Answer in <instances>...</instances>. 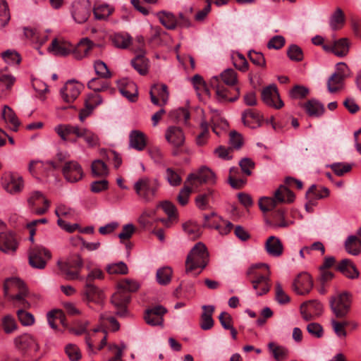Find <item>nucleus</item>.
Returning <instances> with one entry per match:
<instances>
[{"instance_id": "21", "label": "nucleus", "mask_w": 361, "mask_h": 361, "mask_svg": "<svg viewBox=\"0 0 361 361\" xmlns=\"http://www.w3.org/2000/svg\"><path fill=\"white\" fill-rule=\"evenodd\" d=\"M166 140L175 147H181L185 142V136L180 128L170 126L168 128L166 135Z\"/></svg>"}, {"instance_id": "16", "label": "nucleus", "mask_w": 361, "mask_h": 361, "mask_svg": "<svg viewBox=\"0 0 361 361\" xmlns=\"http://www.w3.org/2000/svg\"><path fill=\"white\" fill-rule=\"evenodd\" d=\"M102 102L101 96L98 92H90L85 100V108L81 109L79 114V118L83 121L87 116H89L93 109Z\"/></svg>"}, {"instance_id": "34", "label": "nucleus", "mask_w": 361, "mask_h": 361, "mask_svg": "<svg viewBox=\"0 0 361 361\" xmlns=\"http://www.w3.org/2000/svg\"><path fill=\"white\" fill-rule=\"evenodd\" d=\"M275 197L280 203H291L295 197L294 193L283 185H281L275 191Z\"/></svg>"}, {"instance_id": "57", "label": "nucleus", "mask_w": 361, "mask_h": 361, "mask_svg": "<svg viewBox=\"0 0 361 361\" xmlns=\"http://www.w3.org/2000/svg\"><path fill=\"white\" fill-rule=\"evenodd\" d=\"M166 173V178L171 185L178 186L180 185L182 178L176 171L171 168H167Z\"/></svg>"}, {"instance_id": "50", "label": "nucleus", "mask_w": 361, "mask_h": 361, "mask_svg": "<svg viewBox=\"0 0 361 361\" xmlns=\"http://www.w3.org/2000/svg\"><path fill=\"white\" fill-rule=\"evenodd\" d=\"M3 59L9 64H19L21 61L20 55L15 50L8 49L1 53Z\"/></svg>"}, {"instance_id": "59", "label": "nucleus", "mask_w": 361, "mask_h": 361, "mask_svg": "<svg viewBox=\"0 0 361 361\" xmlns=\"http://www.w3.org/2000/svg\"><path fill=\"white\" fill-rule=\"evenodd\" d=\"M94 68L96 73L102 78H106L110 77V71L104 61L100 60L96 61L94 64Z\"/></svg>"}, {"instance_id": "32", "label": "nucleus", "mask_w": 361, "mask_h": 361, "mask_svg": "<svg viewBox=\"0 0 361 361\" xmlns=\"http://www.w3.org/2000/svg\"><path fill=\"white\" fill-rule=\"evenodd\" d=\"M157 16L166 29L174 30L177 27V18L172 13L162 11L157 13Z\"/></svg>"}, {"instance_id": "58", "label": "nucleus", "mask_w": 361, "mask_h": 361, "mask_svg": "<svg viewBox=\"0 0 361 361\" xmlns=\"http://www.w3.org/2000/svg\"><path fill=\"white\" fill-rule=\"evenodd\" d=\"M275 300L280 305H285L290 302V297L283 291L281 285L279 283L276 284Z\"/></svg>"}, {"instance_id": "14", "label": "nucleus", "mask_w": 361, "mask_h": 361, "mask_svg": "<svg viewBox=\"0 0 361 361\" xmlns=\"http://www.w3.org/2000/svg\"><path fill=\"white\" fill-rule=\"evenodd\" d=\"M71 14L78 23L87 20L90 15V4L88 1H75L72 5Z\"/></svg>"}, {"instance_id": "63", "label": "nucleus", "mask_w": 361, "mask_h": 361, "mask_svg": "<svg viewBox=\"0 0 361 361\" xmlns=\"http://www.w3.org/2000/svg\"><path fill=\"white\" fill-rule=\"evenodd\" d=\"M135 54H145V42L142 35L137 36L131 43Z\"/></svg>"}, {"instance_id": "56", "label": "nucleus", "mask_w": 361, "mask_h": 361, "mask_svg": "<svg viewBox=\"0 0 361 361\" xmlns=\"http://www.w3.org/2000/svg\"><path fill=\"white\" fill-rule=\"evenodd\" d=\"M329 167L332 169L336 175L341 176L352 169V164L338 162L329 165Z\"/></svg>"}, {"instance_id": "12", "label": "nucleus", "mask_w": 361, "mask_h": 361, "mask_svg": "<svg viewBox=\"0 0 361 361\" xmlns=\"http://www.w3.org/2000/svg\"><path fill=\"white\" fill-rule=\"evenodd\" d=\"M62 173L65 179L70 183L78 182L84 175L82 166L75 161L66 162L62 168Z\"/></svg>"}, {"instance_id": "19", "label": "nucleus", "mask_w": 361, "mask_h": 361, "mask_svg": "<svg viewBox=\"0 0 361 361\" xmlns=\"http://www.w3.org/2000/svg\"><path fill=\"white\" fill-rule=\"evenodd\" d=\"M4 188L11 194L20 192L23 188V181L21 176L13 173L6 176L3 182Z\"/></svg>"}, {"instance_id": "48", "label": "nucleus", "mask_w": 361, "mask_h": 361, "mask_svg": "<svg viewBox=\"0 0 361 361\" xmlns=\"http://www.w3.org/2000/svg\"><path fill=\"white\" fill-rule=\"evenodd\" d=\"M87 87L92 90H108L110 88V83L103 79L92 78L88 82Z\"/></svg>"}, {"instance_id": "29", "label": "nucleus", "mask_w": 361, "mask_h": 361, "mask_svg": "<svg viewBox=\"0 0 361 361\" xmlns=\"http://www.w3.org/2000/svg\"><path fill=\"white\" fill-rule=\"evenodd\" d=\"M145 55V54H135V56L131 60L132 66L142 75H146L149 69V60Z\"/></svg>"}, {"instance_id": "28", "label": "nucleus", "mask_w": 361, "mask_h": 361, "mask_svg": "<svg viewBox=\"0 0 361 361\" xmlns=\"http://www.w3.org/2000/svg\"><path fill=\"white\" fill-rule=\"evenodd\" d=\"M262 99L266 105L276 109H279L284 105L279 92H262Z\"/></svg>"}, {"instance_id": "11", "label": "nucleus", "mask_w": 361, "mask_h": 361, "mask_svg": "<svg viewBox=\"0 0 361 361\" xmlns=\"http://www.w3.org/2000/svg\"><path fill=\"white\" fill-rule=\"evenodd\" d=\"M117 291L112 295L111 302L116 309V314L123 317L127 313V306L130 302V294L126 293L123 289L117 286Z\"/></svg>"}, {"instance_id": "51", "label": "nucleus", "mask_w": 361, "mask_h": 361, "mask_svg": "<svg viewBox=\"0 0 361 361\" xmlns=\"http://www.w3.org/2000/svg\"><path fill=\"white\" fill-rule=\"evenodd\" d=\"M112 42L115 47L126 49L131 43V37L128 35L116 34Z\"/></svg>"}, {"instance_id": "18", "label": "nucleus", "mask_w": 361, "mask_h": 361, "mask_svg": "<svg viewBox=\"0 0 361 361\" xmlns=\"http://www.w3.org/2000/svg\"><path fill=\"white\" fill-rule=\"evenodd\" d=\"M313 286V282L310 275L308 274H302L298 276L294 280L293 288L299 295H305L308 293Z\"/></svg>"}, {"instance_id": "39", "label": "nucleus", "mask_w": 361, "mask_h": 361, "mask_svg": "<svg viewBox=\"0 0 361 361\" xmlns=\"http://www.w3.org/2000/svg\"><path fill=\"white\" fill-rule=\"evenodd\" d=\"M329 190L326 187H321L319 189H317L316 185H312L305 194V198L308 199L310 195H313L315 197V199H322L328 197L329 195Z\"/></svg>"}, {"instance_id": "6", "label": "nucleus", "mask_w": 361, "mask_h": 361, "mask_svg": "<svg viewBox=\"0 0 361 361\" xmlns=\"http://www.w3.org/2000/svg\"><path fill=\"white\" fill-rule=\"evenodd\" d=\"M51 258V252L43 246H34L28 251V262L34 269H44Z\"/></svg>"}, {"instance_id": "24", "label": "nucleus", "mask_w": 361, "mask_h": 361, "mask_svg": "<svg viewBox=\"0 0 361 361\" xmlns=\"http://www.w3.org/2000/svg\"><path fill=\"white\" fill-rule=\"evenodd\" d=\"M129 146L137 151H142L147 146V137L144 133L133 130L129 134Z\"/></svg>"}, {"instance_id": "47", "label": "nucleus", "mask_w": 361, "mask_h": 361, "mask_svg": "<svg viewBox=\"0 0 361 361\" xmlns=\"http://www.w3.org/2000/svg\"><path fill=\"white\" fill-rule=\"evenodd\" d=\"M11 16L6 0H0V28L8 25Z\"/></svg>"}, {"instance_id": "7", "label": "nucleus", "mask_w": 361, "mask_h": 361, "mask_svg": "<svg viewBox=\"0 0 361 361\" xmlns=\"http://www.w3.org/2000/svg\"><path fill=\"white\" fill-rule=\"evenodd\" d=\"M4 288L6 294L7 293L8 288H17L18 290V293L15 295H13L12 299L18 301L23 308L30 307V305L29 302L25 300V298L28 294V290L24 281L18 278H10L6 281Z\"/></svg>"}, {"instance_id": "13", "label": "nucleus", "mask_w": 361, "mask_h": 361, "mask_svg": "<svg viewBox=\"0 0 361 361\" xmlns=\"http://www.w3.org/2000/svg\"><path fill=\"white\" fill-rule=\"evenodd\" d=\"M214 173L207 167H202L196 173H190L185 180V183H188L192 185H196V183L200 184L210 183H215Z\"/></svg>"}, {"instance_id": "44", "label": "nucleus", "mask_w": 361, "mask_h": 361, "mask_svg": "<svg viewBox=\"0 0 361 361\" xmlns=\"http://www.w3.org/2000/svg\"><path fill=\"white\" fill-rule=\"evenodd\" d=\"M150 99L156 106H164L169 99V92H149Z\"/></svg>"}, {"instance_id": "54", "label": "nucleus", "mask_w": 361, "mask_h": 361, "mask_svg": "<svg viewBox=\"0 0 361 361\" xmlns=\"http://www.w3.org/2000/svg\"><path fill=\"white\" fill-rule=\"evenodd\" d=\"M65 353L71 361H78L81 358V353L79 348L72 343L66 345Z\"/></svg>"}, {"instance_id": "60", "label": "nucleus", "mask_w": 361, "mask_h": 361, "mask_svg": "<svg viewBox=\"0 0 361 361\" xmlns=\"http://www.w3.org/2000/svg\"><path fill=\"white\" fill-rule=\"evenodd\" d=\"M229 143L231 149H239L243 145V138L240 133L235 130H232L229 133Z\"/></svg>"}, {"instance_id": "25", "label": "nucleus", "mask_w": 361, "mask_h": 361, "mask_svg": "<svg viewBox=\"0 0 361 361\" xmlns=\"http://www.w3.org/2000/svg\"><path fill=\"white\" fill-rule=\"evenodd\" d=\"M265 250L270 256L278 257L283 254V246L279 238L271 235L266 241Z\"/></svg>"}, {"instance_id": "3", "label": "nucleus", "mask_w": 361, "mask_h": 361, "mask_svg": "<svg viewBox=\"0 0 361 361\" xmlns=\"http://www.w3.org/2000/svg\"><path fill=\"white\" fill-rule=\"evenodd\" d=\"M351 297L349 292L345 291L330 298L331 310L337 318L341 319L347 316L350 310Z\"/></svg>"}, {"instance_id": "26", "label": "nucleus", "mask_w": 361, "mask_h": 361, "mask_svg": "<svg viewBox=\"0 0 361 361\" xmlns=\"http://www.w3.org/2000/svg\"><path fill=\"white\" fill-rule=\"evenodd\" d=\"M303 107L308 116L311 117H320L325 112L324 105L315 99L308 100L304 104Z\"/></svg>"}, {"instance_id": "40", "label": "nucleus", "mask_w": 361, "mask_h": 361, "mask_svg": "<svg viewBox=\"0 0 361 361\" xmlns=\"http://www.w3.org/2000/svg\"><path fill=\"white\" fill-rule=\"evenodd\" d=\"M119 288L123 289L126 293H130L136 292L140 287V283L130 279H125L119 281L118 283Z\"/></svg>"}, {"instance_id": "10", "label": "nucleus", "mask_w": 361, "mask_h": 361, "mask_svg": "<svg viewBox=\"0 0 361 361\" xmlns=\"http://www.w3.org/2000/svg\"><path fill=\"white\" fill-rule=\"evenodd\" d=\"M168 312L167 309L161 305L152 306L145 310L144 319L150 326H163L164 315Z\"/></svg>"}, {"instance_id": "62", "label": "nucleus", "mask_w": 361, "mask_h": 361, "mask_svg": "<svg viewBox=\"0 0 361 361\" xmlns=\"http://www.w3.org/2000/svg\"><path fill=\"white\" fill-rule=\"evenodd\" d=\"M135 232V227L133 224H128L123 226L121 232L118 237L121 241L129 240Z\"/></svg>"}, {"instance_id": "45", "label": "nucleus", "mask_w": 361, "mask_h": 361, "mask_svg": "<svg viewBox=\"0 0 361 361\" xmlns=\"http://www.w3.org/2000/svg\"><path fill=\"white\" fill-rule=\"evenodd\" d=\"M268 348L274 357L278 361L283 360L287 356V349L281 345H277L274 343L270 342L268 344Z\"/></svg>"}, {"instance_id": "31", "label": "nucleus", "mask_w": 361, "mask_h": 361, "mask_svg": "<svg viewBox=\"0 0 361 361\" xmlns=\"http://www.w3.org/2000/svg\"><path fill=\"white\" fill-rule=\"evenodd\" d=\"M93 42L88 38H83L73 50V54L76 59H81L86 56L92 49Z\"/></svg>"}, {"instance_id": "37", "label": "nucleus", "mask_w": 361, "mask_h": 361, "mask_svg": "<svg viewBox=\"0 0 361 361\" xmlns=\"http://www.w3.org/2000/svg\"><path fill=\"white\" fill-rule=\"evenodd\" d=\"M172 269L169 267L159 268L156 274L157 281L159 284L166 286L171 281Z\"/></svg>"}, {"instance_id": "8", "label": "nucleus", "mask_w": 361, "mask_h": 361, "mask_svg": "<svg viewBox=\"0 0 361 361\" xmlns=\"http://www.w3.org/2000/svg\"><path fill=\"white\" fill-rule=\"evenodd\" d=\"M103 278L104 274L99 269L92 270L86 276L85 295L88 300L94 301L97 299L99 300L102 298V291L97 286L94 285L93 281L96 279H102Z\"/></svg>"}, {"instance_id": "43", "label": "nucleus", "mask_w": 361, "mask_h": 361, "mask_svg": "<svg viewBox=\"0 0 361 361\" xmlns=\"http://www.w3.org/2000/svg\"><path fill=\"white\" fill-rule=\"evenodd\" d=\"M92 173L94 176L102 177L108 174L106 164L100 159L94 160L91 166Z\"/></svg>"}, {"instance_id": "15", "label": "nucleus", "mask_w": 361, "mask_h": 361, "mask_svg": "<svg viewBox=\"0 0 361 361\" xmlns=\"http://www.w3.org/2000/svg\"><path fill=\"white\" fill-rule=\"evenodd\" d=\"M350 42L346 37L334 40L331 44L323 45V49L326 52L333 53L338 57H344L348 55Z\"/></svg>"}, {"instance_id": "33", "label": "nucleus", "mask_w": 361, "mask_h": 361, "mask_svg": "<svg viewBox=\"0 0 361 361\" xmlns=\"http://www.w3.org/2000/svg\"><path fill=\"white\" fill-rule=\"evenodd\" d=\"M2 117L5 120L6 122L9 123L13 126L11 130L17 132L18 130V128L20 126V121L17 117L16 114L13 111V110L7 105L4 106V109L2 111Z\"/></svg>"}, {"instance_id": "17", "label": "nucleus", "mask_w": 361, "mask_h": 361, "mask_svg": "<svg viewBox=\"0 0 361 361\" xmlns=\"http://www.w3.org/2000/svg\"><path fill=\"white\" fill-rule=\"evenodd\" d=\"M18 243L17 242L15 233L8 232L0 233V250L6 254H13L18 249Z\"/></svg>"}, {"instance_id": "27", "label": "nucleus", "mask_w": 361, "mask_h": 361, "mask_svg": "<svg viewBox=\"0 0 361 361\" xmlns=\"http://www.w3.org/2000/svg\"><path fill=\"white\" fill-rule=\"evenodd\" d=\"M56 56H66L72 51L71 44L66 42H59L56 38L54 39L48 48Z\"/></svg>"}, {"instance_id": "36", "label": "nucleus", "mask_w": 361, "mask_h": 361, "mask_svg": "<svg viewBox=\"0 0 361 361\" xmlns=\"http://www.w3.org/2000/svg\"><path fill=\"white\" fill-rule=\"evenodd\" d=\"M345 23V16L341 8H338L331 15L329 20L331 28L333 30L341 29Z\"/></svg>"}, {"instance_id": "23", "label": "nucleus", "mask_w": 361, "mask_h": 361, "mask_svg": "<svg viewBox=\"0 0 361 361\" xmlns=\"http://www.w3.org/2000/svg\"><path fill=\"white\" fill-rule=\"evenodd\" d=\"M336 269L348 279H355L359 277V271L353 262L349 259H342L336 266Z\"/></svg>"}, {"instance_id": "35", "label": "nucleus", "mask_w": 361, "mask_h": 361, "mask_svg": "<svg viewBox=\"0 0 361 361\" xmlns=\"http://www.w3.org/2000/svg\"><path fill=\"white\" fill-rule=\"evenodd\" d=\"M114 8L109 4H104L94 5L93 7V14L97 20H106L112 14Z\"/></svg>"}, {"instance_id": "30", "label": "nucleus", "mask_w": 361, "mask_h": 361, "mask_svg": "<svg viewBox=\"0 0 361 361\" xmlns=\"http://www.w3.org/2000/svg\"><path fill=\"white\" fill-rule=\"evenodd\" d=\"M344 246L346 252L353 256H357L361 252V240L356 235H349Z\"/></svg>"}, {"instance_id": "41", "label": "nucleus", "mask_w": 361, "mask_h": 361, "mask_svg": "<svg viewBox=\"0 0 361 361\" xmlns=\"http://www.w3.org/2000/svg\"><path fill=\"white\" fill-rule=\"evenodd\" d=\"M278 203L280 202L276 198L274 193V197H263L260 198L259 200V207L262 212H267L276 208Z\"/></svg>"}, {"instance_id": "53", "label": "nucleus", "mask_w": 361, "mask_h": 361, "mask_svg": "<svg viewBox=\"0 0 361 361\" xmlns=\"http://www.w3.org/2000/svg\"><path fill=\"white\" fill-rule=\"evenodd\" d=\"M214 190L208 189L207 192L199 195L195 198L197 207L200 209H205L209 202V199L212 196Z\"/></svg>"}, {"instance_id": "5", "label": "nucleus", "mask_w": 361, "mask_h": 361, "mask_svg": "<svg viewBox=\"0 0 361 361\" xmlns=\"http://www.w3.org/2000/svg\"><path fill=\"white\" fill-rule=\"evenodd\" d=\"M57 264L66 279L75 280L79 279L78 270L82 267L83 262L80 255L73 254L64 262L59 261Z\"/></svg>"}, {"instance_id": "1", "label": "nucleus", "mask_w": 361, "mask_h": 361, "mask_svg": "<svg viewBox=\"0 0 361 361\" xmlns=\"http://www.w3.org/2000/svg\"><path fill=\"white\" fill-rule=\"evenodd\" d=\"M208 262L209 253L207 247L204 243L199 242L195 244L187 256L185 272L188 274L197 268H200L201 270L196 274L198 275L206 267Z\"/></svg>"}, {"instance_id": "22", "label": "nucleus", "mask_w": 361, "mask_h": 361, "mask_svg": "<svg viewBox=\"0 0 361 361\" xmlns=\"http://www.w3.org/2000/svg\"><path fill=\"white\" fill-rule=\"evenodd\" d=\"M202 312L200 315V326L204 331L211 329L214 324L212 318L215 307L214 305H202Z\"/></svg>"}, {"instance_id": "55", "label": "nucleus", "mask_w": 361, "mask_h": 361, "mask_svg": "<svg viewBox=\"0 0 361 361\" xmlns=\"http://www.w3.org/2000/svg\"><path fill=\"white\" fill-rule=\"evenodd\" d=\"M17 316L23 326H31L35 323V317L32 314L26 312L23 309L17 311Z\"/></svg>"}, {"instance_id": "20", "label": "nucleus", "mask_w": 361, "mask_h": 361, "mask_svg": "<svg viewBox=\"0 0 361 361\" xmlns=\"http://www.w3.org/2000/svg\"><path fill=\"white\" fill-rule=\"evenodd\" d=\"M14 344L16 348L21 350L33 348L35 351H37L39 348L35 338L29 334H24L15 338Z\"/></svg>"}, {"instance_id": "42", "label": "nucleus", "mask_w": 361, "mask_h": 361, "mask_svg": "<svg viewBox=\"0 0 361 361\" xmlns=\"http://www.w3.org/2000/svg\"><path fill=\"white\" fill-rule=\"evenodd\" d=\"M106 270L109 274L124 275L128 273V266L123 262L109 264L106 266Z\"/></svg>"}, {"instance_id": "2", "label": "nucleus", "mask_w": 361, "mask_h": 361, "mask_svg": "<svg viewBox=\"0 0 361 361\" xmlns=\"http://www.w3.org/2000/svg\"><path fill=\"white\" fill-rule=\"evenodd\" d=\"M159 187L157 179L144 177L138 179L134 184L136 194L145 202L152 201L156 195Z\"/></svg>"}, {"instance_id": "49", "label": "nucleus", "mask_w": 361, "mask_h": 361, "mask_svg": "<svg viewBox=\"0 0 361 361\" xmlns=\"http://www.w3.org/2000/svg\"><path fill=\"white\" fill-rule=\"evenodd\" d=\"M170 116L172 119L177 122L187 123L190 118V113L187 109L181 107L172 111L170 113Z\"/></svg>"}, {"instance_id": "38", "label": "nucleus", "mask_w": 361, "mask_h": 361, "mask_svg": "<svg viewBox=\"0 0 361 361\" xmlns=\"http://www.w3.org/2000/svg\"><path fill=\"white\" fill-rule=\"evenodd\" d=\"M183 228L193 239L199 238L202 233L200 226L193 221H189L183 224Z\"/></svg>"}, {"instance_id": "9", "label": "nucleus", "mask_w": 361, "mask_h": 361, "mask_svg": "<svg viewBox=\"0 0 361 361\" xmlns=\"http://www.w3.org/2000/svg\"><path fill=\"white\" fill-rule=\"evenodd\" d=\"M237 73L232 68L224 70L219 76H213L209 80V87L214 90H223L222 83L233 87L238 84Z\"/></svg>"}, {"instance_id": "46", "label": "nucleus", "mask_w": 361, "mask_h": 361, "mask_svg": "<svg viewBox=\"0 0 361 361\" xmlns=\"http://www.w3.org/2000/svg\"><path fill=\"white\" fill-rule=\"evenodd\" d=\"M100 155L108 160H112L114 162V167L119 168L122 164V159L120 154L114 150H106L102 149L100 150Z\"/></svg>"}, {"instance_id": "4", "label": "nucleus", "mask_w": 361, "mask_h": 361, "mask_svg": "<svg viewBox=\"0 0 361 361\" xmlns=\"http://www.w3.org/2000/svg\"><path fill=\"white\" fill-rule=\"evenodd\" d=\"M350 73V68L345 63H337L335 71L327 80V90H341L345 88V80L349 77Z\"/></svg>"}, {"instance_id": "52", "label": "nucleus", "mask_w": 361, "mask_h": 361, "mask_svg": "<svg viewBox=\"0 0 361 361\" xmlns=\"http://www.w3.org/2000/svg\"><path fill=\"white\" fill-rule=\"evenodd\" d=\"M287 55L291 61L299 62L303 59V51L302 49L296 44H291L288 47Z\"/></svg>"}, {"instance_id": "61", "label": "nucleus", "mask_w": 361, "mask_h": 361, "mask_svg": "<svg viewBox=\"0 0 361 361\" xmlns=\"http://www.w3.org/2000/svg\"><path fill=\"white\" fill-rule=\"evenodd\" d=\"M118 90H137V85L129 78H122L117 81Z\"/></svg>"}, {"instance_id": "64", "label": "nucleus", "mask_w": 361, "mask_h": 361, "mask_svg": "<svg viewBox=\"0 0 361 361\" xmlns=\"http://www.w3.org/2000/svg\"><path fill=\"white\" fill-rule=\"evenodd\" d=\"M2 325L4 330L6 334H11L13 332L17 329L18 326L15 319L9 315L6 316L3 319Z\"/></svg>"}]
</instances>
